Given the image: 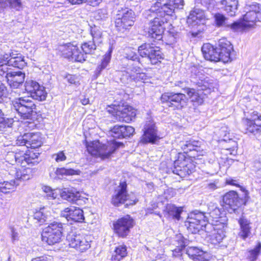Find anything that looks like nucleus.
Returning <instances> with one entry per match:
<instances>
[{
	"label": "nucleus",
	"instance_id": "nucleus-1",
	"mask_svg": "<svg viewBox=\"0 0 261 261\" xmlns=\"http://www.w3.org/2000/svg\"><path fill=\"white\" fill-rule=\"evenodd\" d=\"M184 5V0H159L153 4L150 8L146 11L145 15L154 17L151 21L148 28V34L152 38L160 40L162 38L165 27L169 16L175 9H182Z\"/></svg>",
	"mask_w": 261,
	"mask_h": 261
},
{
	"label": "nucleus",
	"instance_id": "nucleus-2",
	"mask_svg": "<svg viewBox=\"0 0 261 261\" xmlns=\"http://www.w3.org/2000/svg\"><path fill=\"white\" fill-rule=\"evenodd\" d=\"M12 108L17 112L21 121H25L24 127L33 129L36 125L35 122L37 119L36 106L28 98L20 97L12 101Z\"/></svg>",
	"mask_w": 261,
	"mask_h": 261
},
{
	"label": "nucleus",
	"instance_id": "nucleus-3",
	"mask_svg": "<svg viewBox=\"0 0 261 261\" xmlns=\"http://www.w3.org/2000/svg\"><path fill=\"white\" fill-rule=\"evenodd\" d=\"M250 9L243 16V19L236 21L226 27L234 32L247 30L254 27L256 22L261 19V9L258 4L249 6Z\"/></svg>",
	"mask_w": 261,
	"mask_h": 261
},
{
	"label": "nucleus",
	"instance_id": "nucleus-4",
	"mask_svg": "<svg viewBox=\"0 0 261 261\" xmlns=\"http://www.w3.org/2000/svg\"><path fill=\"white\" fill-rule=\"evenodd\" d=\"M122 145V143L114 140L107 141L106 143H100L98 140L86 141V147L89 153L102 159L109 158L116 149Z\"/></svg>",
	"mask_w": 261,
	"mask_h": 261
},
{
	"label": "nucleus",
	"instance_id": "nucleus-5",
	"mask_svg": "<svg viewBox=\"0 0 261 261\" xmlns=\"http://www.w3.org/2000/svg\"><path fill=\"white\" fill-rule=\"evenodd\" d=\"M63 224L54 221L48 224L42 230L41 239L42 242L49 245L59 243L63 236Z\"/></svg>",
	"mask_w": 261,
	"mask_h": 261
},
{
	"label": "nucleus",
	"instance_id": "nucleus-6",
	"mask_svg": "<svg viewBox=\"0 0 261 261\" xmlns=\"http://www.w3.org/2000/svg\"><path fill=\"white\" fill-rule=\"evenodd\" d=\"M67 241L70 247L84 252L91 247V238L84 234L71 232L67 236Z\"/></svg>",
	"mask_w": 261,
	"mask_h": 261
},
{
	"label": "nucleus",
	"instance_id": "nucleus-7",
	"mask_svg": "<svg viewBox=\"0 0 261 261\" xmlns=\"http://www.w3.org/2000/svg\"><path fill=\"white\" fill-rule=\"evenodd\" d=\"M135 14L130 9H125L119 11L115 19V27L118 31L123 32L134 25Z\"/></svg>",
	"mask_w": 261,
	"mask_h": 261
},
{
	"label": "nucleus",
	"instance_id": "nucleus-8",
	"mask_svg": "<svg viewBox=\"0 0 261 261\" xmlns=\"http://www.w3.org/2000/svg\"><path fill=\"white\" fill-rule=\"evenodd\" d=\"M127 185L125 182L120 183L115 190V194L113 196L112 203L115 206L125 203V205H134L136 203V198L134 195L127 194Z\"/></svg>",
	"mask_w": 261,
	"mask_h": 261
},
{
	"label": "nucleus",
	"instance_id": "nucleus-9",
	"mask_svg": "<svg viewBox=\"0 0 261 261\" xmlns=\"http://www.w3.org/2000/svg\"><path fill=\"white\" fill-rule=\"evenodd\" d=\"M108 108V112L111 113L120 121L127 123L131 121L136 116V110L132 107L125 106H113Z\"/></svg>",
	"mask_w": 261,
	"mask_h": 261
},
{
	"label": "nucleus",
	"instance_id": "nucleus-10",
	"mask_svg": "<svg viewBox=\"0 0 261 261\" xmlns=\"http://www.w3.org/2000/svg\"><path fill=\"white\" fill-rule=\"evenodd\" d=\"M207 217L203 213H193L187 218L185 222V226L189 231L192 233H196L203 226L205 228L208 227L210 225L205 223Z\"/></svg>",
	"mask_w": 261,
	"mask_h": 261
},
{
	"label": "nucleus",
	"instance_id": "nucleus-11",
	"mask_svg": "<svg viewBox=\"0 0 261 261\" xmlns=\"http://www.w3.org/2000/svg\"><path fill=\"white\" fill-rule=\"evenodd\" d=\"M39 153L36 150H29L25 153L23 151L11 153L8 157H14L18 164L25 167L26 165L33 166L39 163Z\"/></svg>",
	"mask_w": 261,
	"mask_h": 261
},
{
	"label": "nucleus",
	"instance_id": "nucleus-12",
	"mask_svg": "<svg viewBox=\"0 0 261 261\" xmlns=\"http://www.w3.org/2000/svg\"><path fill=\"white\" fill-rule=\"evenodd\" d=\"M138 52L142 57H146L152 64L160 62L163 59V54L159 47L153 44H144L138 47Z\"/></svg>",
	"mask_w": 261,
	"mask_h": 261
},
{
	"label": "nucleus",
	"instance_id": "nucleus-13",
	"mask_svg": "<svg viewBox=\"0 0 261 261\" xmlns=\"http://www.w3.org/2000/svg\"><path fill=\"white\" fill-rule=\"evenodd\" d=\"M220 223H216V224L213 226V230L207 234V241L215 246L220 244L225 237L227 224L225 218Z\"/></svg>",
	"mask_w": 261,
	"mask_h": 261
},
{
	"label": "nucleus",
	"instance_id": "nucleus-14",
	"mask_svg": "<svg viewBox=\"0 0 261 261\" xmlns=\"http://www.w3.org/2000/svg\"><path fill=\"white\" fill-rule=\"evenodd\" d=\"M42 143L41 134L39 132L24 134L19 136L16 144L19 146L25 145L27 148H37Z\"/></svg>",
	"mask_w": 261,
	"mask_h": 261
},
{
	"label": "nucleus",
	"instance_id": "nucleus-15",
	"mask_svg": "<svg viewBox=\"0 0 261 261\" xmlns=\"http://www.w3.org/2000/svg\"><path fill=\"white\" fill-rule=\"evenodd\" d=\"M134 226V220L128 215L118 219L113 223L114 232L121 238H125Z\"/></svg>",
	"mask_w": 261,
	"mask_h": 261
},
{
	"label": "nucleus",
	"instance_id": "nucleus-16",
	"mask_svg": "<svg viewBox=\"0 0 261 261\" xmlns=\"http://www.w3.org/2000/svg\"><path fill=\"white\" fill-rule=\"evenodd\" d=\"M161 100L162 102L168 103L169 107L177 109L182 108L186 104V95L180 93H165L162 95Z\"/></svg>",
	"mask_w": 261,
	"mask_h": 261
},
{
	"label": "nucleus",
	"instance_id": "nucleus-17",
	"mask_svg": "<svg viewBox=\"0 0 261 261\" xmlns=\"http://www.w3.org/2000/svg\"><path fill=\"white\" fill-rule=\"evenodd\" d=\"M247 133L253 134L259 140H261V117L257 112H254L251 117L243 119Z\"/></svg>",
	"mask_w": 261,
	"mask_h": 261
},
{
	"label": "nucleus",
	"instance_id": "nucleus-18",
	"mask_svg": "<svg viewBox=\"0 0 261 261\" xmlns=\"http://www.w3.org/2000/svg\"><path fill=\"white\" fill-rule=\"evenodd\" d=\"M143 130L144 134L140 140L141 143L155 144L160 139L155 124L151 118L146 121Z\"/></svg>",
	"mask_w": 261,
	"mask_h": 261
},
{
	"label": "nucleus",
	"instance_id": "nucleus-19",
	"mask_svg": "<svg viewBox=\"0 0 261 261\" xmlns=\"http://www.w3.org/2000/svg\"><path fill=\"white\" fill-rule=\"evenodd\" d=\"M61 51L65 58L74 60L76 62H82L86 60L87 57L83 51H81L79 47L71 43L63 46Z\"/></svg>",
	"mask_w": 261,
	"mask_h": 261
},
{
	"label": "nucleus",
	"instance_id": "nucleus-20",
	"mask_svg": "<svg viewBox=\"0 0 261 261\" xmlns=\"http://www.w3.org/2000/svg\"><path fill=\"white\" fill-rule=\"evenodd\" d=\"M141 68L137 65H132L127 68V71L124 73L122 72V76L120 78L122 83H127L132 80L135 81H141L145 82L147 76L141 73Z\"/></svg>",
	"mask_w": 261,
	"mask_h": 261
},
{
	"label": "nucleus",
	"instance_id": "nucleus-21",
	"mask_svg": "<svg viewBox=\"0 0 261 261\" xmlns=\"http://www.w3.org/2000/svg\"><path fill=\"white\" fill-rule=\"evenodd\" d=\"M218 45L217 49L220 55V61L224 63L231 61V53L233 50V47L230 41L225 38H222L219 39Z\"/></svg>",
	"mask_w": 261,
	"mask_h": 261
},
{
	"label": "nucleus",
	"instance_id": "nucleus-22",
	"mask_svg": "<svg viewBox=\"0 0 261 261\" xmlns=\"http://www.w3.org/2000/svg\"><path fill=\"white\" fill-rule=\"evenodd\" d=\"M61 216L65 217L67 221L82 222L84 220L83 211L79 207L70 206L61 212Z\"/></svg>",
	"mask_w": 261,
	"mask_h": 261
},
{
	"label": "nucleus",
	"instance_id": "nucleus-23",
	"mask_svg": "<svg viewBox=\"0 0 261 261\" xmlns=\"http://www.w3.org/2000/svg\"><path fill=\"white\" fill-rule=\"evenodd\" d=\"M223 206L230 213L235 212L240 204L238 194L233 191H229L223 196Z\"/></svg>",
	"mask_w": 261,
	"mask_h": 261
},
{
	"label": "nucleus",
	"instance_id": "nucleus-24",
	"mask_svg": "<svg viewBox=\"0 0 261 261\" xmlns=\"http://www.w3.org/2000/svg\"><path fill=\"white\" fill-rule=\"evenodd\" d=\"M193 82L196 84L200 90L206 93L207 94L213 90L215 85L213 80L208 77H205L202 74L196 75Z\"/></svg>",
	"mask_w": 261,
	"mask_h": 261
},
{
	"label": "nucleus",
	"instance_id": "nucleus-25",
	"mask_svg": "<svg viewBox=\"0 0 261 261\" xmlns=\"http://www.w3.org/2000/svg\"><path fill=\"white\" fill-rule=\"evenodd\" d=\"M135 132V129L130 126L115 125L110 130V135L115 138H123L129 137Z\"/></svg>",
	"mask_w": 261,
	"mask_h": 261
},
{
	"label": "nucleus",
	"instance_id": "nucleus-26",
	"mask_svg": "<svg viewBox=\"0 0 261 261\" xmlns=\"http://www.w3.org/2000/svg\"><path fill=\"white\" fill-rule=\"evenodd\" d=\"M205 21L204 11L198 8H195L191 11L188 18L187 23L192 28L200 24H203Z\"/></svg>",
	"mask_w": 261,
	"mask_h": 261
},
{
	"label": "nucleus",
	"instance_id": "nucleus-27",
	"mask_svg": "<svg viewBox=\"0 0 261 261\" xmlns=\"http://www.w3.org/2000/svg\"><path fill=\"white\" fill-rule=\"evenodd\" d=\"M210 220L208 221H211V224H210L208 226L211 227L215 226L216 223H220L222 222V219L225 218L226 219V223L227 224V218L225 215H223L220 208H219L214 203H211L208 206ZM206 221H208L207 220Z\"/></svg>",
	"mask_w": 261,
	"mask_h": 261
},
{
	"label": "nucleus",
	"instance_id": "nucleus-28",
	"mask_svg": "<svg viewBox=\"0 0 261 261\" xmlns=\"http://www.w3.org/2000/svg\"><path fill=\"white\" fill-rule=\"evenodd\" d=\"M6 77L11 87L17 88L23 83L25 74L20 71H11L10 73H7Z\"/></svg>",
	"mask_w": 261,
	"mask_h": 261
},
{
	"label": "nucleus",
	"instance_id": "nucleus-29",
	"mask_svg": "<svg viewBox=\"0 0 261 261\" xmlns=\"http://www.w3.org/2000/svg\"><path fill=\"white\" fill-rule=\"evenodd\" d=\"M201 51L206 60L214 62L220 61L217 48H214L210 43L204 44L202 46Z\"/></svg>",
	"mask_w": 261,
	"mask_h": 261
},
{
	"label": "nucleus",
	"instance_id": "nucleus-30",
	"mask_svg": "<svg viewBox=\"0 0 261 261\" xmlns=\"http://www.w3.org/2000/svg\"><path fill=\"white\" fill-rule=\"evenodd\" d=\"M187 254L194 261H209L210 257L207 252L195 247H189L187 250Z\"/></svg>",
	"mask_w": 261,
	"mask_h": 261
},
{
	"label": "nucleus",
	"instance_id": "nucleus-31",
	"mask_svg": "<svg viewBox=\"0 0 261 261\" xmlns=\"http://www.w3.org/2000/svg\"><path fill=\"white\" fill-rule=\"evenodd\" d=\"M181 148L186 153L189 151H196L197 152V156L203 155L205 151L201 147V143L195 140H190L186 141L181 145Z\"/></svg>",
	"mask_w": 261,
	"mask_h": 261
},
{
	"label": "nucleus",
	"instance_id": "nucleus-32",
	"mask_svg": "<svg viewBox=\"0 0 261 261\" xmlns=\"http://www.w3.org/2000/svg\"><path fill=\"white\" fill-rule=\"evenodd\" d=\"M62 199L70 202H74L80 197V192L73 187L64 188L60 191Z\"/></svg>",
	"mask_w": 261,
	"mask_h": 261
},
{
	"label": "nucleus",
	"instance_id": "nucleus-33",
	"mask_svg": "<svg viewBox=\"0 0 261 261\" xmlns=\"http://www.w3.org/2000/svg\"><path fill=\"white\" fill-rule=\"evenodd\" d=\"M187 93L193 105L195 106L201 105L204 96L207 95L206 93H204L199 88L197 90L194 89H188Z\"/></svg>",
	"mask_w": 261,
	"mask_h": 261
},
{
	"label": "nucleus",
	"instance_id": "nucleus-34",
	"mask_svg": "<svg viewBox=\"0 0 261 261\" xmlns=\"http://www.w3.org/2000/svg\"><path fill=\"white\" fill-rule=\"evenodd\" d=\"M174 242L173 244L176 248L172 250V255L177 257L180 255L182 250L188 245V241L181 234L179 233L176 235Z\"/></svg>",
	"mask_w": 261,
	"mask_h": 261
},
{
	"label": "nucleus",
	"instance_id": "nucleus-35",
	"mask_svg": "<svg viewBox=\"0 0 261 261\" xmlns=\"http://www.w3.org/2000/svg\"><path fill=\"white\" fill-rule=\"evenodd\" d=\"M226 12L230 16H234L238 9V0H219Z\"/></svg>",
	"mask_w": 261,
	"mask_h": 261
},
{
	"label": "nucleus",
	"instance_id": "nucleus-36",
	"mask_svg": "<svg viewBox=\"0 0 261 261\" xmlns=\"http://www.w3.org/2000/svg\"><path fill=\"white\" fill-rule=\"evenodd\" d=\"M182 210L173 204H167L165 210V216L169 219H175L179 220Z\"/></svg>",
	"mask_w": 261,
	"mask_h": 261
},
{
	"label": "nucleus",
	"instance_id": "nucleus-37",
	"mask_svg": "<svg viewBox=\"0 0 261 261\" xmlns=\"http://www.w3.org/2000/svg\"><path fill=\"white\" fill-rule=\"evenodd\" d=\"M4 58L6 59V61L10 67L20 68L24 64L20 56H15L13 53L10 55L5 54L4 55Z\"/></svg>",
	"mask_w": 261,
	"mask_h": 261
},
{
	"label": "nucleus",
	"instance_id": "nucleus-38",
	"mask_svg": "<svg viewBox=\"0 0 261 261\" xmlns=\"http://www.w3.org/2000/svg\"><path fill=\"white\" fill-rule=\"evenodd\" d=\"M127 255V247L124 244L119 245L115 247L112 255V261H120Z\"/></svg>",
	"mask_w": 261,
	"mask_h": 261
},
{
	"label": "nucleus",
	"instance_id": "nucleus-39",
	"mask_svg": "<svg viewBox=\"0 0 261 261\" xmlns=\"http://www.w3.org/2000/svg\"><path fill=\"white\" fill-rule=\"evenodd\" d=\"M241 230L239 233V236H240L242 239H245L247 237L249 236L250 234V223L249 220L244 218H241L239 221Z\"/></svg>",
	"mask_w": 261,
	"mask_h": 261
},
{
	"label": "nucleus",
	"instance_id": "nucleus-40",
	"mask_svg": "<svg viewBox=\"0 0 261 261\" xmlns=\"http://www.w3.org/2000/svg\"><path fill=\"white\" fill-rule=\"evenodd\" d=\"M19 183L15 179L0 182V192L4 194L15 191Z\"/></svg>",
	"mask_w": 261,
	"mask_h": 261
},
{
	"label": "nucleus",
	"instance_id": "nucleus-41",
	"mask_svg": "<svg viewBox=\"0 0 261 261\" xmlns=\"http://www.w3.org/2000/svg\"><path fill=\"white\" fill-rule=\"evenodd\" d=\"M113 51L112 47H110L107 52L103 56L101 63L96 68V71L99 74L101 71L107 67L110 62L111 59V55Z\"/></svg>",
	"mask_w": 261,
	"mask_h": 261
},
{
	"label": "nucleus",
	"instance_id": "nucleus-42",
	"mask_svg": "<svg viewBox=\"0 0 261 261\" xmlns=\"http://www.w3.org/2000/svg\"><path fill=\"white\" fill-rule=\"evenodd\" d=\"M113 51L112 47H110L107 52L103 56L101 63L96 68V71L99 74L101 71L107 67L110 62L111 59V55Z\"/></svg>",
	"mask_w": 261,
	"mask_h": 261
},
{
	"label": "nucleus",
	"instance_id": "nucleus-43",
	"mask_svg": "<svg viewBox=\"0 0 261 261\" xmlns=\"http://www.w3.org/2000/svg\"><path fill=\"white\" fill-rule=\"evenodd\" d=\"M50 215L49 212L47 211L45 208H42L34 213V217L35 219L42 224L47 221Z\"/></svg>",
	"mask_w": 261,
	"mask_h": 261
},
{
	"label": "nucleus",
	"instance_id": "nucleus-44",
	"mask_svg": "<svg viewBox=\"0 0 261 261\" xmlns=\"http://www.w3.org/2000/svg\"><path fill=\"white\" fill-rule=\"evenodd\" d=\"M81 171L80 170H74L71 168H59L56 169V174L58 176H71L80 175Z\"/></svg>",
	"mask_w": 261,
	"mask_h": 261
},
{
	"label": "nucleus",
	"instance_id": "nucleus-45",
	"mask_svg": "<svg viewBox=\"0 0 261 261\" xmlns=\"http://www.w3.org/2000/svg\"><path fill=\"white\" fill-rule=\"evenodd\" d=\"M80 48L86 56L87 54H92L96 49V47L94 41H89L82 43Z\"/></svg>",
	"mask_w": 261,
	"mask_h": 261
},
{
	"label": "nucleus",
	"instance_id": "nucleus-46",
	"mask_svg": "<svg viewBox=\"0 0 261 261\" xmlns=\"http://www.w3.org/2000/svg\"><path fill=\"white\" fill-rule=\"evenodd\" d=\"M261 250V243H258L255 247L248 252L247 257L250 261H255Z\"/></svg>",
	"mask_w": 261,
	"mask_h": 261
},
{
	"label": "nucleus",
	"instance_id": "nucleus-47",
	"mask_svg": "<svg viewBox=\"0 0 261 261\" xmlns=\"http://www.w3.org/2000/svg\"><path fill=\"white\" fill-rule=\"evenodd\" d=\"M30 169H23L22 170H17L16 172L15 180L18 182L19 180H27L31 178V175L29 174Z\"/></svg>",
	"mask_w": 261,
	"mask_h": 261
},
{
	"label": "nucleus",
	"instance_id": "nucleus-48",
	"mask_svg": "<svg viewBox=\"0 0 261 261\" xmlns=\"http://www.w3.org/2000/svg\"><path fill=\"white\" fill-rule=\"evenodd\" d=\"M43 191L46 193V197L48 199H55L60 194V191L57 189H52L48 186H43L42 187Z\"/></svg>",
	"mask_w": 261,
	"mask_h": 261
},
{
	"label": "nucleus",
	"instance_id": "nucleus-49",
	"mask_svg": "<svg viewBox=\"0 0 261 261\" xmlns=\"http://www.w3.org/2000/svg\"><path fill=\"white\" fill-rule=\"evenodd\" d=\"M13 122V119L5 117L4 113L0 110V130H2L7 127L11 126Z\"/></svg>",
	"mask_w": 261,
	"mask_h": 261
},
{
	"label": "nucleus",
	"instance_id": "nucleus-50",
	"mask_svg": "<svg viewBox=\"0 0 261 261\" xmlns=\"http://www.w3.org/2000/svg\"><path fill=\"white\" fill-rule=\"evenodd\" d=\"M47 96V92L43 86H42L36 93H33V95L32 97L36 100L39 101L44 100Z\"/></svg>",
	"mask_w": 261,
	"mask_h": 261
},
{
	"label": "nucleus",
	"instance_id": "nucleus-51",
	"mask_svg": "<svg viewBox=\"0 0 261 261\" xmlns=\"http://www.w3.org/2000/svg\"><path fill=\"white\" fill-rule=\"evenodd\" d=\"M9 64L6 61V59H0V75L6 76L7 73L11 72V69L10 68Z\"/></svg>",
	"mask_w": 261,
	"mask_h": 261
},
{
	"label": "nucleus",
	"instance_id": "nucleus-52",
	"mask_svg": "<svg viewBox=\"0 0 261 261\" xmlns=\"http://www.w3.org/2000/svg\"><path fill=\"white\" fill-rule=\"evenodd\" d=\"M91 34L93 37L92 41L98 43L101 42L102 32L99 28L96 27L92 28L91 30Z\"/></svg>",
	"mask_w": 261,
	"mask_h": 261
},
{
	"label": "nucleus",
	"instance_id": "nucleus-53",
	"mask_svg": "<svg viewBox=\"0 0 261 261\" xmlns=\"http://www.w3.org/2000/svg\"><path fill=\"white\" fill-rule=\"evenodd\" d=\"M8 2V6L11 9L17 11L22 10L23 6L21 0H7Z\"/></svg>",
	"mask_w": 261,
	"mask_h": 261
},
{
	"label": "nucleus",
	"instance_id": "nucleus-54",
	"mask_svg": "<svg viewBox=\"0 0 261 261\" xmlns=\"http://www.w3.org/2000/svg\"><path fill=\"white\" fill-rule=\"evenodd\" d=\"M146 254L148 255L151 259L156 258L161 253V248L159 246L156 247L147 248Z\"/></svg>",
	"mask_w": 261,
	"mask_h": 261
},
{
	"label": "nucleus",
	"instance_id": "nucleus-55",
	"mask_svg": "<svg viewBox=\"0 0 261 261\" xmlns=\"http://www.w3.org/2000/svg\"><path fill=\"white\" fill-rule=\"evenodd\" d=\"M25 90L28 93H30L33 91L34 88L38 86V83L32 80H27L25 83Z\"/></svg>",
	"mask_w": 261,
	"mask_h": 261
},
{
	"label": "nucleus",
	"instance_id": "nucleus-56",
	"mask_svg": "<svg viewBox=\"0 0 261 261\" xmlns=\"http://www.w3.org/2000/svg\"><path fill=\"white\" fill-rule=\"evenodd\" d=\"M215 19L217 26L221 27L225 24L226 18L223 14L220 13L216 14Z\"/></svg>",
	"mask_w": 261,
	"mask_h": 261
},
{
	"label": "nucleus",
	"instance_id": "nucleus-57",
	"mask_svg": "<svg viewBox=\"0 0 261 261\" xmlns=\"http://www.w3.org/2000/svg\"><path fill=\"white\" fill-rule=\"evenodd\" d=\"M9 92L5 85L0 81V102H1L4 97L8 96Z\"/></svg>",
	"mask_w": 261,
	"mask_h": 261
},
{
	"label": "nucleus",
	"instance_id": "nucleus-58",
	"mask_svg": "<svg viewBox=\"0 0 261 261\" xmlns=\"http://www.w3.org/2000/svg\"><path fill=\"white\" fill-rule=\"evenodd\" d=\"M173 172L180 176L182 177L187 175L190 174L192 173V171L189 170L187 166H185L183 167L182 169L178 170V169H175L173 170Z\"/></svg>",
	"mask_w": 261,
	"mask_h": 261
},
{
	"label": "nucleus",
	"instance_id": "nucleus-59",
	"mask_svg": "<svg viewBox=\"0 0 261 261\" xmlns=\"http://www.w3.org/2000/svg\"><path fill=\"white\" fill-rule=\"evenodd\" d=\"M177 33L174 30L168 32V35L167 36V41L168 44H172L176 42Z\"/></svg>",
	"mask_w": 261,
	"mask_h": 261
},
{
	"label": "nucleus",
	"instance_id": "nucleus-60",
	"mask_svg": "<svg viewBox=\"0 0 261 261\" xmlns=\"http://www.w3.org/2000/svg\"><path fill=\"white\" fill-rule=\"evenodd\" d=\"M53 158H54L57 162H60L66 160V156L63 151H60L57 153L53 154Z\"/></svg>",
	"mask_w": 261,
	"mask_h": 261
},
{
	"label": "nucleus",
	"instance_id": "nucleus-61",
	"mask_svg": "<svg viewBox=\"0 0 261 261\" xmlns=\"http://www.w3.org/2000/svg\"><path fill=\"white\" fill-rule=\"evenodd\" d=\"M10 229L11 230V241L12 243L14 244L16 241H17L19 240V234L16 231L14 227L11 226L10 227Z\"/></svg>",
	"mask_w": 261,
	"mask_h": 261
},
{
	"label": "nucleus",
	"instance_id": "nucleus-62",
	"mask_svg": "<svg viewBox=\"0 0 261 261\" xmlns=\"http://www.w3.org/2000/svg\"><path fill=\"white\" fill-rule=\"evenodd\" d=\"M126 57L127 59L133 61H137L138 62H140L139 57L132 50H129L126 54Z\"/></svg>",
	"mask_w": 261,
	"mask_h": 261
},
{
	"label": "nucleus",
	"instance_id": "nucleus-63",
	"mask_svg": "<svg viewBox=\"0 0 261 261\" xmlns=\"http://www.w3.org/2000/svg\"><path fill=\"white\" fill-rule=\"evenodd\" d=\"M32 261H54L53 257L51 256L44 255L34 258Z\"/></svg>",
	"mask_w": 261,
	"mask_h": 261
},
{
	"label": "nucleus",
	"instance_id": "nucleus-64",
	"mask_svg": "<svg viewBox=\"0 0 261 261\" xmlns=\"http://www.w3.org/2000/svg\"><path fill=\"white\" fill-rule=\"evenodd\" d=\"M66 79L70 84H75L76 82V78L74 75L68 74L66 76Z\"/></svg>",
	"mask_w": 261,
	"mask_h": 261
}]
</instances>
